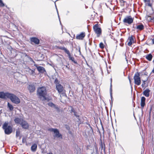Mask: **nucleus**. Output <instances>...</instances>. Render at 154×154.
<instances>
[{"mask_svg":"<svg viewBox=\"0 0 154 154\" xmlns=\"http://www.w3.org/2000/svg\"><path fill=\"white\" fill-rule=\"evenodd\" d=\"M37 94L38 97L42 100L44 101L47 100L46 97L47 91L45 87H42L39 88L38 89Z\"/></svg>","mask_w":154,"mask_h":154,"instance_id":"f257e3e1","label":"nucleus"},{"mask_svg":"<svg viewBox=\"0 0 154 154\" xmlns=\"http://www.w3.org/2000/svg\"><path fill=\"white\" fill-rule=\"evenodd\" d=\"M57 48L59 49L63 50L68 55L69 60H72L75 63H77V62L75 60L74 58L73 57L71 56L70 53L69 51L67 50L66 48L65 47H62L61 46H58Z\"/></svg>","mask_w":154,"mask_h":154,"instance_id":"f03ea898","label":"nucleus"},{"mask_svg":"<svg viewBox=\"0 0 154 154\" xmlns=\"http://www.w3.org/2000/svg\"><path fill=\"white\" fill-rule=\"evenodd\" d=\"M54 83L56 85V88L58 93H61L64 90L63 86L60 83V82L57 78H56L54 82Z\"/></svg>","mask_w":154,"mask_h":154,"instance_id":"7ed1b4c3","label":"nucleus"},{"mask_svg":"<svg viewBox=\"0 0 154 154\" xmlns=\"http://www.w3.org/2000/svg\"><path fill=\"white\" fill-rule=\"evenodd\" d=\"M8 123L5 122L3 125V128L4 130L5 133L6 134H9L12 132V128L10 126H8Z\"/></svg>","mask_w":154,"mask_h":154,"instance_id":"20e7f679","label":"nucleus"},{"mask_svg":"<svg viewBox=\"0 0 154 154\" xmlns=\"http://www.w3.org/2000/svg\"><path fill=\"white\" fill-rule=\"evenodd\" d=\"M8 98L10 99L12 102L15 104H18L20 102L19 98L13 94L10 93Z\"/></svg>","mask_w":154,"mask_h":154,"instance_id":"39448f33","label":"nucleus"},{"mask_svg":"<svg viewBox=\"0 0 154 154\" xmlns=\"http://www.w3.org/2000/svg\"><path fill=\"white\" fill-rule=\"evenodd\" d=\"M139 73L137 72L135 74L134 77V84L137 85H140L141 84V79Z\"/></svg>","mask_w":154,"mask_h":154,"instance_id":"423d86ee","label":"nucleus"},{"mask_svg":"<svg viewBox=\"0 0 154 154\" xmlns=\"http://www.w3.org/2000/svg\"><path fill=\"white\" fill-rule=\"evenodd\" d=\"M48 131L51 132H53L55 135L54 136V137H57V138H60L61 139H62V134H60L59 130L56 128H50L48 129Z\"/></svg>","mask_w":154,"mask_h":154,"instance_id":"0eeeda50","label":"nucleus"},{"mask_svg":"<svg viewBox=\"0 0 154 154\" xmlns=\"http://www.w3.org/2000/svg\"><path fill=\"white\" fill-rule=\"evenodd\" d=\"M134 18L131 16H126L123 20V22L124 23L131 24L133 23Z\"/></svg>","mask_w":154,"mask_h":154,"instance_id":"6e6552de","label":"nucleus"},{"mask_svg":"<svg viewBox=\"0 0 154 154\" xmlns=\"http://www.w3.org/2000/svg\"><path fill=\"white\" fill-rule=\"evenodd\" d=\"M98 23L96 24L94 26L93 28L94 31L97 34V36L99 37L101 34L102 31L100 28L98 27Z\"/></svg>","mask_w":154,"mask_h":154,"instance_id":"1a4fd4ad","label":"nucleus"},{"mask_svg":"<svg viewBox=\"0 0 154 154\" xmlns=\"http://www.w3.org/2000/svg\"><path fill=\"white\" fill-rule=\"evenodd\" d=\"M35 66L37 67V69L39 73H43L45 75L47 74L46 71L44 67L41 66H37L36 65H35Z\"/></svg>","mask_w":154,"mask_h":154,"instance_id":"9d476101","label":"nucleus"},{"mask_svg":"<svg viewBox=\"0 0 154 154\" xmlns=\"http://www.w3.org/2000/svg\"><path fill=\"white\" fill-rule=\"evenodd\" d=\"M10 93L8 92L4 93L3 92H0V98L6 99L8 98Z\"/></svg>","mask_w":154,"mask_h":154,"instance_id":"9b49d317","label":"nucleus"},{"mask_svg":"<svg viewBox=\"0 0 154 154\" xmlns=\"http://www.w3.org/2000/svg\"><path fill=\"white\" fill-rule=\"evenodd\" d=\"M100 142L99 143L100 145V149L101 151L103 150L104 152H105L106 146L104 142H103L101 139L100 140Z\"/></svg>","mask_w":154,"mask_h":154,"instance_id":"f8f14e48","label":"nucleus"},{"mask_svg":"<svg viewBox=\"0 0 154 154\" xmlns=\"http://www.w3.org/2000/svg\"><path fill=\"white\" fill-rule=\"evenodd\" d=\"M20 125H21L22 127L24 129H28L29 127L28 123L26 121L23 120H22Z\"/></svg>","mask_w":154,"mask_h":154,"instance_id":"ddd939ff","label":"nucleus"},{"mask_svg":"<svg viewBox=\"0 0 154 154\" xmlns=\"http://www.w3.org/2000/svg\"><path fill=\"white\" fill-rule=\"evenodd\" d=\"M128 40L129 42L128 43V45L129 46H131L132 44L134 42V37L132 35L129 37Z\"/></svg>","mask_w":154,"mask_h":154,"instance_id":"4468645a","label":"nucleus"},{"mask_svg":"<svg viewBox=\"0 0 154 154\" xmlns=\"http://www.w3.org/2000/svg\"><path fill=\"white\" fill-rule=\"evenodd\" d=\"M85 36V32H82L80 34L77 35L76 38L77 39L82 40Z\"/></svg>","mask_w":154,"mask_h":154,"instance_id":"2eb2a0df","label":"nucleus"},{"mask_svg":"<svg viewBox=\"0 0 154 154\" xmlns=\"http://www.w3.org/2000/svg\"><path fill=\"white\" fill-rule=\"evenodd\" d=\"M30 41L32 42H33L35 44L38 45L39 43V40L35 37H32L30 38Z\"/></svg>","mask_w":154,"mask_h":154,"instance_id":"dca6fc26","label":"nucleus"},{"mask_svg":"<svg viewBox=\"0 0 154 154\" xmlns=\"http://www.w3.org/2000/svg\"><path fill=\"white\" fill-rule=\"evenodd\" d=\"M145 100L146 98L144 97H141V99L140 105L142 109L144 107L145 105Z\"/></svg>","mask_w":154,"mask_h":154,"instance_id":"f3484780","label":"nucleus"},{"mask_svg":"<svg viewBox=\"0 0 154 154\" xmlns=\"http://www.w3.org/2000/svg\"><path fill=\"white\" fill-rule=\"evenodd\" d=\"M28 89L31 92H33L35 90V88L34 85H29L28 87Z\"/></svg>","mask_w":154,"mask_h":154,"instance_id":"a211bd4d","label":"nucleus"},{"mask_svg":"<svg viewBox=\"0 0 154 154\" xmlns=\"http://www.w3.org/2000/svg\"><path fill=\"white\" fill-rule=\"evenodd\" d=\"M28 71L30 75H35V69H31L29 68L28 69Z\"/></svg>","mask_w":154,"mask_h":154,"instance_id":"6ab92c4d","label":"nucleus"},{"mask_svg":"<svg viewBox=\"0 0 154 154\" xmlns=\"http://www.w3.org/2000/svg\"><path fill=\"white\" fill-rule=\"evenodd\" d=\"M48 105L49 106L51 107H54V108H55L57 110H58L59 109L58 107L57 106L55 105L52 102H50L48 103Z\"/></svg>","mask_w":154,"mask_h":154,"instance_id":"aec40b11","label":"nucleus"},{"mask_svg":"<svg viewBox=\"0 0 154 154\" xmlns=\"http://www.w3.org/2000/svg\"><path fill=\"white\" fill-rule=\"evenodd\" d=\"M136 29L140 31H141L144 29V26L142 24L138 25L137 26Z\"/></svg>","mask_w":154,"mask_h":154,"instance_id":"412c9836","label":"nucleus"},{"mask_svg":"<svg viewBox=\"0 0 154 154\" xmlns=\"http://www.w3.org/2000/svg\"><path fill=\"white\" fill-rule=\"evenodd\" d=\"M150 91L149 89H147L144 90L143 92V94L146 97H148L149 96V92Z\"/></svg>","mask_w":154,"mask_h":154,"instance_id":"4be33fe9","label":"nucleus"},{"mask_svg":"<svg viewBox=\"0 0 154 154\" xmlns=\"http://www.w3.org/2000/svg\"><path fill=\"white\" fill-rule=\"evenodd\" d=\"M37 145L35 143L33 144L31 147V150L32 152H35L36 150Z\"/></svg>","mask_w":154,"mask_h":154,"instance_id":"5701e85b","label":"nucleus"},{"mask_svg":"<svg viewBox=\"0 0 154 154\" xmlns=\"http://www.w3.org/2000/svg\"><path fill=\"white\" fill-rule=\"evenodd\" d=\"M152 57L153 56L151 54H147L145 57L149 61H151L152 60Z\"/></svg>","mask_w":154,"mask_h":154,"instance_id":"b1692460","label":"nucleus"},{"mask_svg":"<svg viewBox=\"0 0 154 154\" xmlns=\"http://www.w3.org/2000/svg\"><path fill=\"white\" fill-rule=\"evenodd\" d=\"M22 120H21L19 118H16L14 120V121L15 122L16 124H20L22 122Z\"/></svg>","mask_w":154,"mask_h":154,"instance_id":"393cba45","label":"nucleus"},{"mask_svg":"<svg viewBox=\"0 0 154 154\" xmlns=\"http://www.w3.org/2000/svg\"><path fill=\"white\" fill-rule=\"evenodd\" d=\"M8 106L10 110L12 111L13 110L14 108L13 106L11 104L9 103H8Z\"/></svg>","mask_w":154,"mask_h":154,"instance_id":"a878e982","label":"nucleus"},{"mask_svg":"<svg viewBox=\"0 0 154 154\" xmlns=\"http://www.w3.org/2000/svg\"><path fill=\"white\" fill-rule=\"evenodd\" d=\"M20 131L19 130H17L16 131V137H19V139H20L21 138V136H20Z\"/></svg>","mask_w":154,"mask_h":154,"instance_id":"bb28decb","label":"nucleus"},{"mask_svg":"<svg viewBox=\"0 0 154 154\" xmlns=\"http://www.w3.org/2000/svg\"><path fill=\"white\" fill-rule=\"evenodd\" d=\"M120 2L121 5L122 6H124V5H125V3H126V2L125 1H124L123 0H121L120 1Z\"/></svg>","mask_w":154,"mask_h":154,"instance_id":"cd10ccee","label":"nucleus"},{"mask_svg":"<svg viewBox=\"0 0 154 154\" xmlns=\"http://www.w3.org/2000/svg\"><path fill=\"white\" fill-rule=\"evenodd\" d=\"M4 6L5 4L2 2V0H0V7H3Z\"/></svg>","mask_w":154,"mask_h":154,"instance_id":"c85d7f7f","label":"nucleus"},{"mask_svg":"<svg viewBox=\"0 0 154 154\" xmlns=\"http://www.w3.org/2000/svg\"><path fill=\"white\" fill-rule=\"evenodd\" d=\"M22 142L23 143H26V138L24 137H23L22 138Z\"/></svg>","mask_w":154,"mask_h":154,"instance_id":"c756f323","label":"nucleus"},{"mask_svg":"<svg viewBox=\"0 0 154 154\" xmlns=\"http://www.w3.org/2000/svg\"><path fill=\"white\" fill-rule=\"evenodd\" d=\"M73 112L74 113V115L76 117H79V116L77 114V112H76L75 110H74Z\"/></svg>","mask_w":154,"mask_h":154,"instance_id":"7c9ffc66","label":"nucleus"},{"mask_svg":"<svg viewBox=\"0 0 154 154\" xmlns=\"http://www.w3.org/2000/svg\"><path fill=\"white\" fill-rule=\"evenodd\" d=\"M99 45L100 48H104L103 44L102 42L100 43Z\"/></svg>","mask_w":154,"mask_h":154,"instance_id":"2f4dec72","label":"nucleus"},{"mask_svg":"<svg viewBox=\"0 0 154 154\" xmlns=\"http://www.w3.org/2000/svg\"><path fill=\"white\" fill-rule=\"evenodd\" d=\"M143 83L141 85V86L142 88H143L144 87V85L145 84V82L146 81L143 80Z\"/></svg>","mask_w":154,"mask_h":154,"instance_id":"473e14b6","label":"nucleus"},{"mask_svg":"<svg viewBox=\"0 0 154 154\" xmlns=\"http://www.w3.org/2000/svg\"><path fill=\"white\" fill-rule=\"evenodd\" d=\"M110 93H112V85L111 84L110 85Z\"/></svg>","mask_w":154,"mask_h":154,"instance_id":"72a5a7b5","label":"nucleus"},{"mask_svg":"<svg viewBox=\"0 0 154 154\" xmlns=\"http://www.w3.org/2000/svg\"><path fill=\"white\" fill-rule=\"evenodd\" d=\"M110 97H111V100H112V102H111V103H110V104L112 105V93H110Z\"/></svg>","mask_w":154,"mask_h":154,"instance_id":"f704fd0d","label":"nucleus"},{"mask_svg":"<svg viewBox=\"0 0 154 154\" xmlns=\"http://www.w3.org/2000/svg\"><path fill=\"white\" fill-rule=\"evenodd\" d=\"M144 2H149L150 0H143Z\"/></svg>","mask_w":154,"mask_h":154,"instance_id":"c9c22d12","label":"nucleus"},{"mask_svg":"<svg viewBox=\"0 0 154 154\" xmlns=\"http://www.w3.org/2000/svg\"><path fill=\"white\" fill-rule=\"evenodd\" d=\"M66 128L68 130L69 129V126L67 125H66Z\"/></svg>","mask_w":154,"mask_h":154,"instance_id":"e433bc0d","label":"nucleus"},{"mask_svg":"<svg viewBox=\"0 0 154 154\" xmlns=\"http://www.w3.org/2000/svg\"><path fill=\"white\" fill-rule=\"evenodd\" d=\"M152 42L153 44H154V38L152 39Z\"/></svg>","mask_w":154,"mask_h":154,"instance_id":"4c0bfd02","label":"nucleus"},{"mask_svg":"<svg viewBox=\"0 0 154 154\" xmlns=\"http://www.w3.org/2000/svg\"><path fill=\"white\" fill-rule=\"evenodd\" d=\"M152 109V106H151L150 109V112H149L150 113L151 112V111Z\"/></svg>","mask_w":154,"mask_h":154,"instance_id":"58836bf2","label":"nucleus"},{"mask_svg":"<svg viewBox=\"0 0 154 154\" xmlns=\"http://www.w3.org/2000/svg\"><path fill=\"white\" fill-rule=\"evenodd\" d=\"M128 78H129V79L130 84H131V79H130L129 77H128Z\"/></svg>","mask_w":154,"mask_h":154,"instance_id":"ea45409f","label":"nucleus"},{"mask_svg":"<svg viewBox=\"0 0 154 154\" xmlns=\"http://www.w3.org/2000/svg\"><path fill=\"white\" fill-rule=\"evenodd\" d=\"M69 13V11H67V13H66V15H67V14H68Z\"/></svg>","mask_w":154,"mask_h":154,"instance_id":"a19ab883","label":"nucleus"},{"mask_svg":"<svg viewBox=\"0 0 154 154\" xmlns=\"http://www.w3.org/2000/svg\"><path fill=\"white\" fill-rule=\"evenodd\" d=\"M152 72H153L154 73V68L152 70Z\"/></svg>","mask_w":154,"mask_h":154,"instance_id":"79ce46f5","label":"nucleus"},{"mask_svg":"<svg viewBox=\"0 0 154 154\" xmlns=\"http://www.w3.org/2000/svg\"><path fill=\"white\" fill-rule=\"evenodd\" d=\"M110 81H111L110 84H112V78H111L110 79Z\"/></svg>","mask_w":154,"mask_h":154,"instance_id":"37998d69","label":"nucleus"},{"mask_svg":"<svg viewBox=\"0 0 154 154\" xmlns=\"http://www.w3.org/2000/svg\"><path fill=\"white\" fill-rule=\"evenodd\" d=\"M74 110H75L73 109H71V111L73 112V111H74Z\"/></svg>","mask_w":154,"mask_h":154,"instance_id":"c03bdc74","label":"nucleus"},{"mask_svg":"<svg viewBox=\"0 0 154 154\" xmlns=\"http://www.w3.org/2000/svg\"><path fill=\"white\" fill-rule=\"evenodd\" d=\"M47 154H53L52 152H50L49 153H47Z\"/></svg>","mask_w":154,"mask_h":154,"instance_id":"a18cd8bd","label":"nucleus"},{"mask_svg":"<svg viewBox=\"0 0 154 154\" xmlns=\"http://www.w3.org/2000/svg\"><path fill=\"white\" fill-rule=\"evenodd\" d=\"M58 17H59V18L60 19L59 16V15H58ZM59 20H60V19H59ZM60 23H61V22H60Z\"/></svg>","mask_w":154,"mask_h":154,"instance_id":"49530a36","label":"nucleus"},{"mask_svg":"<svg viewBox=\"0 0 154 154\" xmlns=\"http://www.w3.org/2000/svg\"><path fill=\"white\" fill-rule=\"evenodd\" d=\"M152 62H153V63H154V60H153V61H152Z\"/></svg>","mask_w":154,"mask_h":154,"instance_id":"de8ad7c7","label":"nucleus"},{"mask_svg":"<svg viewBox=\"0 0 154 154\" xmlns=\"http://www.w3.org/2000/svg\"><path fill=\"white\" fill-rule=\"evenodd\" d=\"M57 13H58V11H57Z\"/></svg>","mask_w":154,"mask_h":154,"instance_id":"09e8293b","label":"nucleus"}]
</instances>
